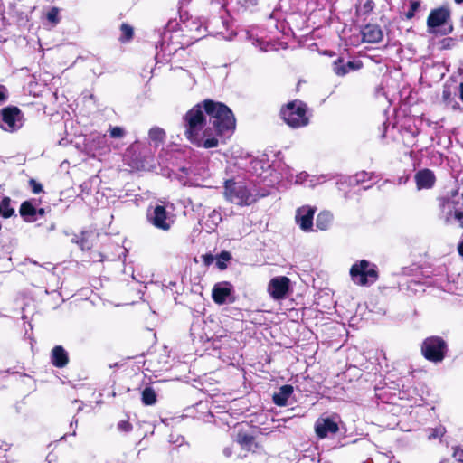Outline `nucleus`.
Segmentation results:
<instances>
[{"label": "nucleus", "instance_id": "f257e3e1", "mask_svg": "<svg viewBox=\"0 0 463 463\" xmlns=\"http://www.w3.org/2000/svg\"><path fill=\"white\" fill-rule=\"evenodd\" d=\"M185 136L198 147L213 148L218 137H230L235 129L232 111L223 103L212 99L195 105L184 116Z\"/></svg>", "mask_w": 463, "mask_h": 463}, {"label": "nucleus", "instance_id": "f03ea898", "mask_svg": "<svg viewBox=\"0 0 463 463\" xmlns=\"http://www.w3.org/2000/svg\"><path fill=\"white\" fill-rule=\"evenodd\" d=\"M439 218L446 224L463 228V187L450 192L439 199Z\"/></svg>", "mask_w": 463, "mask_h": 463}, {"label": "nucleus", "instance_id": "7ed1b4c3", "mask_svg": "<svg viewBox=\"0 0 463 463\" xmlns=\"http://www.w3.org/2000/svg\"><path fill=\"white\" fill-rule=\"evenodd\" d=\"M427 32L430 34L447 36L454 32L451 19V10L447 5H441L430 10L427 21Z\"/></svg>", "mask_w": 463, "mask_h": 463}, {"label": "nucleus", "instance_id": "20e7f679", "mask_svg": "<svg viewBox=\"0 0 463 463\" xmlns=\"http://www.w3.org/2000/svg\"><path fill=\"white\" fill-rule=\"evenodd\" d=\"M223 195L225 199L239 206H248L257 201L256 194L241 182L234 180H226L223 187Z\"/></svg>", "mask_w": 463, "mask_h": 463}, {"label": "nucleus", "instance_id": "39448f33", "mask_svg": "<svg viewBox=\"0 0 463 463\" xmlns=\"http://www.w3.org/2000/svg\"><path fill=\"white\" fill-rule=\"evenodd\" d=\"M283 120L293 128L306 127L309 124L307 105L298 99L288 102L280 110Z\"/></svg>", "mask_w": 463, "mask_h": 463}, {"label": "nucleus", "instance_id": "423d86ee", "mask_svg": "<svg viewBox=\"0 0 463 463\" xmlns=\"http://www.w3.org/2000/svg\"><path fill=\"white\" fill-rule=\"evenodd\" d=\"M350 276L354 283L366 286L377 280L378 272L374 264L366 260H362L351 267Z\"/></svg>", "mask_w": 463, "mask_h": 463}, {"label": "nucleus", "instance_id": "0eeeda50", "mask_svg": "<svg viewBox=\"0 0 463 463\" xmlns=\"http://www.w3.org/2000/svg\"><path fill=\"white\" fill-rule=\"evenodd\" d=\"M448 350L446 341L439 336L427 337L421 344V354L425 359L433 363H440Z\"/></svg>", "mask_w": 463, "mask_h": 463}, {"label": "nucleus", "instance_id": "6e6552de", "mask_svg": "<svg viewBox=\"0 0 463 463\" xmlns=\"http://www.w3.org/2000/svg\"><path fill=\"white\" fill-rule=\"evenodd\" d=\"M24 114L17 107H7L0 111V128L6 132H15L24 125Z\"/></svg>", "mask_w": 463, "mask_h": 463}, {"label": "nucleus", "instance_id": "1a4fd4ad", "mask_svg": "<svg viewBox=\"0 0 463 463\" xmlns=\"http://www.w3.org/2000/svg\"><path fill=\"white\" fill-rule=\"evenodd\" d=\"M147 220L156 229L169 231L174 220L162 204H156L147 210Z\"/></svg>", "mask_w": 463, "mask_h": 463}, {"label": "nucleus", "instance_id": "9d476101", "mask_svg": "<svg viewBox=\"0 0 463 463\" xmlns=\"http://www.w3.org/2000/svg\"><path fill=\"white\" fill-rule=\"evenodd\" d=\"M290 280L285 276L273 278L268 286V291L274 299L284 298L289 289Z\"/></svg>", "mask_w": 463, "mask_h": 463}, {"label": "nucleus", "instance_id": "9b49d317", "mask_svg": "<svg viewBox=\"0 0 463 463\" xmlns=\"http://www.w3.org/2000/svg\"><path fill=\"white\" fill-rule=\"evenodd\" d=\"M315 212L316 208L308 205H305L297 209L295 220L302 231H312Z\"/></svg>", "mask_w": 463, "mask_h": 463}, {"label": "nucleus", "instance_id": "f8f14e48", "mask_svg": "<svg viewBox=\"0 0 463 463\" xmlns=\"http://www.w3.org/2000/svg\"><path fill=\"white\" fill-rule=\"evenodd\" d=\"M338 430V424L332 418L320 417L316 420L315 432L319 439H325L329 434H335Z\"/></svg>", "mask_w": 463, "mask_h": 463}, {"label": "nucleus", "instance_id": "ddd939ff", "mask_svg": "<svg viewBox=\"0 0 463 463\" xmlns=\"http://www.w3.org/2000/svg\"><path fill=\"white\" fill-rule=\"evenodd\" d=\"M232 285L227 281L216 283L212 290V298L218 305L227 302L232 292Z\"/></svg>", "mask_w": 463, "mask_h": 463}, {"label": "nucleus", "instance_id": "4468645a", "mask_svg": "<svg viewBox=\"0 0 463 463\" xmlns=\"http://www.w3.org/2000/svg\"><path fill=\"white\" fill-rule=\"evenodd\" d=\"M363 40L370 43H376L383 40V33L377 24H368L361 31Z\"/></svg>", "mask_w": 463, "mask_h": 463}, {"label": "nucleus", "instance_id": "2eb2a0df", "mask_svg": "<svg viewBox=\"0 0 463 463\" xmlns=\"http://www.w3.org/2000/svg\"><path fill=\"white\" fill-rule=\"evenodd\" d=\"M415 182L418 190L430 189L434 185L435 175L430 169L420 170L415 175Z\"/></svg>", "mask_w": 463, "mask_h": 463}, {"label": "nucleus", "instance_id": "dca6fc26", "mask_svg": "<svg viewBox=\"0 0 463 463\" xmlns=\"http://www.w3.org/2000/svg\"><path fill=\"white\" fill-rule=\"evenodd\" d=\"M51 362L57 368H63L68 364V353L61 345H56L52 348L51 354Z\"/></svg>", "mask_w": 463, "mask_h": 463}, {"label": "nucleus", "instance_id": "f3484780", "mask_svg": "<svg viewBox=\"0 0 463 463\" xmlns=\"http://www.w3.org/2000/svg\"><path fill=\"white\" fill-rule=\"evenodd\" d=\"M362 66L361 61H348L344 63L342 59H338L333 63V71L338 76H345L350 71H355Z\"/></svg>", "mask_w": 463, "mask_h": 463}, {"label": "nucleus", "instance_id": "a211bd4d", "mask_svg": "<svg viewBox=\"0 0 463 463\" xmlns=\"http://www.w3.org/2000/svg\"><path fill=\"white\" fill-rule=\"evenodd\" d=\"M293 393V387L289 384L281 386L278 392L273 394V402L278 406H285Z\"/></svg>", "mask_w": 463, "mask_h": 463}, {"label": "nucleus", "instance_id": "6ab92c4d", "mask_svg": "<svg viewBox=\"0 0 463 463\" xmlns=\"http://www.w3.org/2000/svg\"><path fill=\"white\" fill-rule=\"evenodd\" d=\"M20 214L25 222H33L37 220V209L29 201H25L21 204Z\"/></svg>", "mask_w": 463, "mask_h": 463}, {"label": "nucleus", "instance_id": "aec40b11", "mask_svg": "<svg viewBox=\"0 0 463 463\" xmlns=\"http://www.w3.org/2000/svg\"><path fill=\"white\" fill-rule=\"evenodd\" d=\"M333 221V214L328 211L319 213L316 219V226L320 231L329 229Z\"/></svg>", "mask_w": 463, "mask_h": 463}, {"label": "nucleus", "instance_id": "412c9836", "mask_svg": "<svg viewBox=\"0 0 463 463\" xmlns=\"http://www.w3.org/2000/svg\"><path fill=\"white\" fill-rule=\"evenodd\" d=\"M237 442L247 450H254V449L258 448L254 437L247 433H239L237 435Z\"/></svg>", "mask_w": 463, "mask_h": 463}, {"label": "nucleus", "instance_id": "4be33fe9", "mask_svg": "<svg viewBox=\"0 0 463 463\" xmlns=\"http://www.w3.org/2000/svg\"><path fill=\"white\" fill-rule=\"evenodd\" d=\"M156 402V394L153 388L146 387L142 392V402L145 405H153Z\"/></svg>", "mask_w": 463, "mask_h": 463}, {"label": "nucleus", "instance_id": "5701e85b", "mask_svg": "<svg viewBox=\"0 0 463 463\" xmlns=\"http://www.w3.org/2000/svg\"><path fill=\"white\" fill-rule=\"evenodd\" d=\"M10 203H11V200L9 197H4L2 199V201L0 202V215L5 217V218H9L11 217L14 213V210L10 207Z\"/></svg>", "mask_w": 463, "mask_h": 463}, {"label": "nucleus", "instance_id": "b1692460", "mask_svg": "<svg viewBox=\"0 0 463 463\" xmlns=\"http://www.w3.org/2000/svg\"><path fill=\"white\" fill-rule=\"evenodd\" d=\"M120 33H121V34L119 36V41L121 43H126V42L130 41L133 38L134 29L131 25H129L126 23H123L120 25Z\"/></svg>", "mask_w": 463, "mask_h": 463}, {"label": "nucleus", "instance_id": "393cba45", "mask_svg": "<svg viewBox=\"0 0 463 463\" xmlns=\"http://www.w3.org/2000/svg\"><path fill=\"white\" fill-rule=\"evenodd\" d=\"M148 135H149V138L152 141L156 142V145H157V143L163 142L165 137V132L164 131V129H162L158 127L152 128L149 130Z\"/></svg>", "mask_w": 463, "mask_h": 463}, {"label": "nucleus", "instance_id": "a878e982", "mask_svg": "<svg viewBox=\"0 0 463 463\" xmlns=\"http://www.w3.org/2000/svg\"><path fill=\"white\" fill-rule=\"evenodd\" d=\"M60 9L58 7H52L46 14V18L49 23H51L52 25H56L60 23Z\"/></svg>", "mask_w": 463, "mask_h": 463}, {"label": "nucleus", "instance_id": "bb28decb", "mask_svg": "<svg viewBox=\"0 0 463 463\" xmlns=\"http://www.w3.org/2000/svg\"><path fill=\"white\" fill-rule=\"evenodd\" d=\"M231 260V254L228 251H222L218 255L216 260V266L220 269H225L227 268L226 262Z\"/></svg>", "mask_w": 463, "mask_h": 463}, {"label": "nucleus", "instance_id": "cd10ccee", "mask_svg": "<svg viewBox=\"0 0 463 463\" xmlns=\"http://www.w3.org/2000/svg\"><path fill=\"white\" fill-rule=\"evenodd\" d=\"M420 2L419 0H411L410 2V7L409 10L405 14V17L408 20H411L414 17L415 13L420 9Z\"/></svg>", "mask_w": 463, "mask_h": 463}, {"label": "nucleus", "instance_id": "c85d7f7f", "mask_svg": "<svg viewBox=\"0 0 463 463\" xmlns=\"http://www.w3.org/2000/svg\"><path fill=\"white\" fill-rule=\"evenodd\" d=\"M445 433H446L445 427L439 426L437 428L430 430V433L428 434V439L430 440L436 439H440L441 437L444 436Z\"/></svg>", "mask_w": 463, "mask_h": 463}, {"label": "nucleus", "instance_id": "c756f323", "mask_svg": "<svg viewBox=\"0 0 463 463\" xmlns=\"http://www.w3.org/2000/svg\"><path fill=\"white\" fill-rule=\"evenodd\" d=\"M207 222H211L213 226H217L222 222V215L221 213L213 210L208 216Z\"/></svg>", "mask_w": 463, "mask_h": 463}, {"label": "nucleus", "instance_id": "7c9ffc66", "mask_svg": "<svg viewBox=\"0 0 463 463\" xmlns=\"http://www.w3.org/2000/svg\"><path fill=\"white\" fill-rule=\"evenodd\" d=\"M109 134L110 137L113 138H122L125 135V130L121 127H110Z\"/></svg>", "mask_w": 463, "mask_h": 463}, {"label": "nucleus", "instance_id": "2f4dec72", "mask_svg": "<svg viewBox=\"0 0 463 463\" xmlns=\"http://www.w3.org/2000/svg\"><path fill=\"white\" fill-rule=\"evenodd\" d=\"M118 430L122 432H129L132 430V425L128 420H120L118 423Z\"/></svg>", "mask_w": 463, "mask_h": 463}, {"label": "nucleus", "instance_id": "473e14b6", "mask_svg": "<svg viewBox=\"0 0 463 463\" xmlns=\"http://www.w3.org/2000/svg\"><path fill=\"white\" fill-rule=\"evenodd\" d=\"M374 2L373 0H367L362 6L361 10L364 14H368L374 8Z\"/></svg>", "mask_w": 463, "mask_h": 463}, {"label": "nucleus", "instance_id": "72a5a7b5", "mask_svg": "<svg viewBox=\"0 0 463 463\" xmlns=\"http://www.w3.org/2000/svg\"><path fill=\"white\" fill-rule=\"evenodd\" d=\"M77 245L82 250H90L91 248L90 243L88 241V240L84 237V233H82V237L77 241Z\"/></svg>", "mask_w": 463, "mask_h": 463}, {"label": "nucleus", "instance_id": "f704fd0d", "mask_svg": "<svg viewBox=\"0 0 463 463\" xmlns=\"http://www.w3.org/2000/svg\"><path fill=\"white\" fill-rule=\"evenodd\" d=\"M29 184L33 194H39L43 191V185L36 182L34 179H31Z\"/></svg>", "mask_w": 463, "mask_h": 463}, {"label": "nucleus", "instance_id": "c9c22d12", "mask_svg": "<svg viewBox=\"0 0 463 463\" xmlns=\"http://www.w3.org/2000/svg\"><path fill=\"white\" fill-rule=\"evenodd\" d=\"M8 99L7 89L0 84V105L4 104Z\"/></svg>", "mask_w": 463, "mask_h": 463}, {"label": "nucleus", "instance_id": "e433bc0d", "mask_svg": "<svg viewBox=\"0 0 463 463\" xmlns=\"http://www.w3.org/2000/svg\"><path fill=\"white\" fill-rule=\"evenodd\" d=\"M354 178H355V182L358 184L361 182H364L366 179H368L370 177H369V174L367 172L363 171V172L356 174Z\"/></svg>", "mask_w": 463, "mask_h": 463}, {"label": "nucleus", "instance_id": "4c0bfd02", "mask_svg": "<svg viewBox=\"0 0 463 463\" xmlns=\"http://www.w3.org/2000/svg\"><path fill=\"white\" fill-rule=\"evenodd\" d=\"M454 458H456L459 462H463V448H456L453 453Z\"/></svg>", "mask_w": 463, "mask_h": 463}, {"label": "nucleus", "instance_id": "58836bf2", "mask_svg": "<svg viewBox=\"0 0 463 463\" xmlns=\"http://www.w3.org/2000/svg\"><path fill=\"white\" fill-rule=\"evenodd\" d=\"M442 98H443V100L446 103H449L450 102V100H451V92H450V90L449 88H445L443 90Z\"/></svg>", "mask_w": 463, "mask_h": 463}, {"label": "nucleus", "instance_id": "ea45409f", "mask_svg": "<svg viewBox=\"0 0 463 463\" xmlns=\"http://www.w3.org/2000/svg\"><path fill=\"white\" fill-rule=\"evenodd\" d=\"M458 254L463 257V241L458 243Z\"/></svg>", "mask_w": 463, "mask_h": 463}, {"label": "nucleus", "instance_id": "a19ab883", "mask_svg": "<svg viewBox=\"0 0 463 463\" xmlns=\"http://www.w3.org/2000/svg\"><path fill=\"white\" fill-rule=\"evenodd\" d=\"M232 449L231 448H225L223 449V454L226 456V457H230L232 455Z\"/></svg>", "mask_w": 463, "mask_h": 463}, {"label": "nucleus", "instance_id": "79ce46f5", "mask_svg": "<svg viewBox=\"0 0 463 463\" xmlns=\"http://www.w3.org/2000/svg\"><path fill=\"white\" fill-rule=\"evenodd\" d=\"M459 99L463 102V82L459 85Z\"/></svg>", "mask_w": 463, "mask_h": 463}, {"label": "nucleus", "instance_id": "37998d69", "mask_svg": "<svg viewBox=\"0 0 463 463\" xmlns=\"http://www.w3.org/2000/svg\"><path fill=\"white\" fill-rule=\"evenodd\" d=\"M213 258L212 255H206L205 256V262L209 264L211 261H213Z\"/></svg>", "mask_w": 463, "mask_h": 463}, {"label": "nucleus", "instance_id": "c03bdc74", "mask_svg": "<svg viewBox=\"0 0 463 463\" xmlns=\"http://www.w3.org/2000/svg\"><path fill=\"white\" fill-rule=\"evenodd\" d=\"M212 22H209L206 25V29H208L210 31V33H218L217 31H214L213 29H210V27L212 26Z\"/></svg>", "mask_w": 463, "mask_h": 463}, {"label": "nucleus", "instance_id": "a18cd8bd", "mask_svg": "<svg viewBox=\"0 0 463 463\" xmlns=\"http://www.w3.org/2000/svg\"><path fill=\"white\" fill-rule=\"evenodd\" d=\"M45 213V211L43 208L37 209V215L43 216Z\"/></svg>", "mask_w": 463, "mask_h": 463}, {"label": "nucleus", "instance_id": "49530a36", "mask_svg": "<svg viewBox=\"0 0 463 463\" xmlns=\"http://www.w3.org/2000/svg\"><path fill=\"white\" fill-rule=\"evenodd\" d=\"M77 424H78V420H77V419H74V420L71 422L70 426H71V427H72V426H77Z\"/></svg>", "mask_w": 463, "mask_h": 463}, {"label": "nucleus", "instance_id": "de8ad7c7", "mask_svg": "<svg viewBox=\"0 0 463 463\" xmlns=\"http://www.w3.org/2000/svg\"><path fill=\"white\" fill-rule=\"evenodd\" d=\"M454 2H455L457 5H461V4H463V0H454Z\"/></svg>", "mask_w": 463, "mask_h": 463}, {"label": "nucleus", "instance_id": "09e8293b", "mask_svg": "<svg viewBox=\"0 0 463 463\" xmlns=\"http://www.w3.org/2000/svg\"><path fill=\"white\" fill-rule=\"evenodd\" d=\"M79 240H80V239H78V238H76V237H75V238H73V239L71 240V241H72L73 243H76V244H77V241H79Z\"/></svg>", "mask_w": 463, "mask_h": 463}, {"label": "nucleus", "instance_id": "8fccbe9b", "mask_svg": "<svg viewBox=\"0 0 463 463\" xmlns=\"http://www.w3.org/2000/svg\"><path fill=\"white\" fill-rule=\"evenodd\" d=\"M214 21L217 22V23L221 22L223 24V22L221 21L219 18H214Z\"/></svg>", "mask_w": 463, "mask_h": 463}, {"label": "nucleus", "instance_id": "3c124183", "mask_svg": "<svg viewBox=\"0 0 463 463\" xmlns=\"http://www.w3.org/2000/svg\"><path fill=\"white\" fill-rule=\"evenodd\" d=\"M302 175H303V174H301V175H300V176H299V177H298V179L296 180V183H298V181H299L298 179H301V178H302V177H301V176H302Z\"/></svg>", "mask_w": 463, "mask_h": 463}, {"label": "nucleus", "instance_id": "603ef678", "mask_svg": "<svg viewBox=\"0 0 463 463\" xmlns=\"http://www.w3.org/2000/svg\"><path fill=\"white\" fill-rule=\"evenodd\" d=\"M460 22H461V24L463 25V15H462V17L460 19Z\"/></svg>", "mask_w": 463, "mask_h": 463}, {"label": "nucleus", "instance_id": "864d4df0", "mask_svg": "<svg viewBox=\"0 0 463 463\" xmlns=\"http://www.w3.org/2000/svg\"><path fill=\"white\" fill-rule=\"evenodd\" d=\"M72 436H75L76 435V431L73 430V432L71 433Z\"/></svg>", "mask_w": 463, "mask_h": 463}]
</instances>
